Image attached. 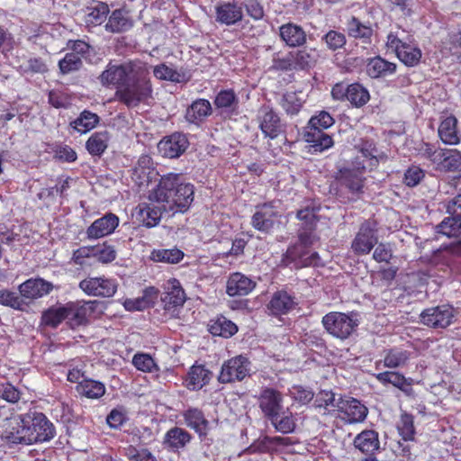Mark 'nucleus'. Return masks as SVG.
Listing matches in <instances>:
<instances>
[{
  "label": "nucleus",
  "mask_w": 461,
  "mask_h": 461,
  "mask_svg": "<svg viewBox=\"0 0 461 461\" xmlns=\"http://www.w3.org/2000/svg\"><path fill=\"white\" fill-rule=\"evenodd\" d=\"M194 187L181 181L179 174L168 173L160 177L158 185L149 194V200L164 204L167 213L185 212L194 201Z\"/></svg>",
  "instance_id": "obj_1"
},
{
  "label": "nucleus",
  "mask_w": 461,
  "mask_h": 461,
  "mask_svg": "<svg viewBox=\"0 0 461 461\" xmlns=\"http://www.w3.org/2000/svg\"><path fill=\"white\" fill-rule=\"evenodd\" d=\"M150 68L151 66L141 62L126 84L116 90L115 96L128 108L137 107L140 104L147 103L152 98Z\"/></svg>",
  "instance_id": "obj_2"
},
{
  "label": "nucleus",
  "mask_w": 461,
  "mask_h": 461,
  "mask_svg": "<svg viewBox=\"0 0 461 461\" xmlns=\"http://www.w3.org/2000/svg\"><path fill=\"white\" fill-rule=\"evenodd\" d=\"M321 323L330 335L344 340L357 330L360 320L356 312L348 313L330 312L322 317Z\"/></svg>",
  "instance_id": "obj_3"
},
{
  "label": "nucleus",
  "mask_w": 461,
  "mask_h": 461,
  "mask_svg": "<svg viewBox=\"0 0 461 461\" xmlns=\"http://www.w3.org/2000/svg\"><path fill=\"white\" fill-rule=\"evenodd\" d=\"M365 170L366 164L364 161H360L357 156L350 167H344L337 173L336 179L340 187L346 189L352 195V199L359 198L364 193L366 178L363 175Z\"/></svg>",
  "instance_id": "obj_4"
},
{
  "label": "nucleus",
  "mask_w": 461,
  "mask_h": 461,
  "mask_svg": "<svg viewBox=\"0 0 461 461\" xmlns=\"http://www.w3.org/2000/svg\"><path fill=\"white\" fill-rule=\"evenodd\" d=\"M455 186L461 192V176L456 179ZM446 210L450 216L436 226V232L447 237L461 235V194L447 203Z\"/></svg>",
  "instance_id": "obj_5"
},
{
  "label": "nucleus",
  "mask_w": 461,
  "mask_h": 461,
  "mask_svg": "<svg viewBox=\"0 0 461 461\" xmlns=\"http://www.w3.org/2000/svg\"><path fill=\"white\" fill-rule=\"evenodd\" d=\"M141 62L134 60L118 64L110 61L98 80L103 86H114L118 89L126 84Z\"/></svg>",
  "instance_id": "obj_6"
},
{
  "label": "nucleus",
  "mask_w": 461,
  "mask_h": 461,
  "mask_svg": "<svg viewBox=\"0 0 461 461\" xmlns=\"http://www.w3.org/2000/svg\"><path fill=\"white\" fill-rule=\"evenodd\" d=\"M251 363L245 356L240 355L225 361L218 380L221 384L242 381L249 375Z\"/></svg>",
  "instance_id": "obj_7"
},
{
  "label": "nucleus",
  "mask_w": 461,
  "mask_h": 461,
  "mask_svg": "<svg viewBox=\"0 0 461 461\" xmlns=\"http://www.w3.org/2000/svg\"><path fill=\"white\" fill-rule=\"evenodd\" d=\"M297 218L301 221L298 230L299 243L297 245H299L302 249H306L319 240L314 232L317 224V216L314 209L305 207L297 212Z\"/></svg>",
  "instance_id": "obj_8"
},
{
  "label": "nucleus",
  "mask_w": 461,
  "mask_h": 461,
  "mask_svg": "<svg viewBox=\"0 0 461 461\" xmlns=\"http://www.w3.org/2000/svg\"><path fill=\"white\" fill-rule=\"evenodd\" d=\"M257 120L259 129L267 138L276 139L285 131L279 115L270 106H262L258 110Z\"/></svg>",
  "instance_id": "obj_9"
},
{
  "label": "nucleus",
  "mask_w": 461,
  "mask_h": 461,
  "mask_svg": "<svg viewBox=\"0 0 461 461\" xmlns=\"http://www.w3.org/2000/svg\"><path fill=\"white\" fill-rule=\"evenodd\" d=\"M32 444L47 442L56 435L53 423L41 412H36L33 416L28 415Z\"/></svg>",
  "instance_id": "obj_10"
},
{
  "label": "nucleus",
  "mask_w": 461,
  "mask_h": 461,
  "mask_svg": "<svg viewBox=\"0 0 461 461\" xmlns=\"http://www.w3.org/2000/svg\"><path fill=\"white\" fill-rule=\"evenodd\" d=\"M282 393L271 387L262 388L258 397V407L267 420L275 418L284 409Z\"/></svg>",
  "instance_id": "obj_11"
},
{
  "label": "nucleus",
  "mask_w": 461,
  "mask_h": 461,
  "mask_svg": "<svg viewBox=\"0 0 461 461\" xmlns=\"http://www.w3.org/2000/svg\"><path fill=\"white\" fill-rule=\"evenodd\" d=\"M453 317L452 307L443 304L425 309L420 313V321L434 329H444L451 324Z\"/></svg>",
  "instance_id": "obj_12"
},
{
  "label": "nucleus",
  "mask_w": 461,
  "mask_h": 461,
  "mask_svg": "<svg viewBox=\"0 0 461 461\" xmlns=\"http://www.w3.org/2000/svg\"><path fill=\"white\" fill-rule=\"evenodd\" d=\"M8 444L32 445L28 415L14 419L11 426L2 435Z\"/></svg>",
  "instance_id": "obj_13"
},
{
  "label": "nucleus",
  "mask_w": 461,
  "mask_h": 461,
  "mask_svg": "<svg viewBox=\"0 0 461 461\" xmlns=\"http://www.w3.org/2000/svg\"><path fill=\"white\" fill-rule=\"evenodd\" d=\"M282 262L285 266L294 264L295 268L319 267L322 265L317 252L309 254L305 249H302L299 245L289 247L283 257Z\"/></svg>",
  "instance_id": "obj_14"
},
{
  "label": "nucleus",
  "mask_w": 461,
  "mask_h": 461,
  "mask_svg": "<svg viewBox=\"0 0 461 461\" xmlns=\"http://www.w3.org/2000/svg\"><path fill=\"white\" fill-rule=\"evenodd\" d=\"M375 224L369 221L363 222L351 248L357 254H368L377 243Z\"/></svg>",
  "instance_id": "obj_15"
},
{
  "label": "nucleus",
  "mask_w": 461,
  "mask_h": 461,
  "mask_svg": "<svg viewBox=\"0 0 461 461\" xmlns=\"http://www.w3.org/2000/svg\"><path fill=\"white\" fill-rule=\"evenodd\" d=\"M189 141L185 134L174 132L169 136L164 137L158 148L163 157L176 158L180 157L188 148Z\"/></svg>",
  "instance_id": "obj_16"
},
{
  "label": "nucleus",
  "mask_w": 461,
  "mask_h": 461,
  "mask_svg": "<svg viewBox=\"0 0 461 461\" xmlns=\"http://www.w3.org/2000/svg\"><path fill=\"white\" fill-rule=\"evenodd\" d=\"M119 225V218L112 212L105 213L95 220L87 229L86 237L89 240H97L112 234Z\"/></svg>",
  "instance_id": "obj_17"
},
{
  "label": "nucleus",
  "mask_w": 461,
  "mask_h": 461,
  "mask_svg": "<svg viewBox=\"0 0 461 461\" xmlns=\"http://www.w3.org/2000/svg\"><path fill=\"white\" fill-rule=\"evenodd\" d=\"M278 212L272 204L265 203L258 207L251 219L252 226L262 232L268 233L275 226Z\"/></svg>",
  "instance_id": "obj_18"
},
{
  "label": "nucleus",
  "mask_w": 461,
  "mask_h": 461,
  "mask_svg": "<svg viewBox=\"0 0 461 461\" xmlns=\"http://www.w3.org/2000/svg\"><path fill=\"white\" fill-rule=\"evenodd\" d=\"M52 289L53 285L42 278L28 279L18 287L21 296L30 300L41 298L50 294Z\"/></svg>",
  "instance_id": "obj_19"
},
{
  "label": "nucleus",
  "mask_w": 461,
  "mask_h": 461,
  "mask_svg": "<svg viewBox=\"0 0 461 461\" xmlns=\"http://www.w3.org/2000/svg\"><path fill=\"white\" fill-rule=\"evenodd\" d=\"M161 301L165 311L168 312L171 316H175L176 312L185 302V294L177 280L174 279L171 282Z\"/></svg>",
  "instance_id": "obj_20"
},
{
  "label": "nucleus",
  "mask_w": 461,
  "mask_h": 461,
  "mask_svg": "<svg viewBox=\"0 0 461 461\" xmlns=\"http://www.w3.org/2000/svg\"><path fill=\"white\" fill-rule=\"evenodd\" d=\"M291 439L289 438L283 437H268L265 436L255 440L249 447H248L243 452L247 454L256 453H271L276 451L280 446H289Z\"/></svg>",
  "instance_id": "obj_21"
},
{
  "label": "nucleus",
  "mask_w": 461,
  "mask_h": 461,
  "mask_svg": "<svg viewBox=\"0 0 461 461\" xmlns=\"http://www.w3.org/2000/svg\"><path fill=\"white\" fill-rule=\"evenodd\" d=\"M256 286V283L245 275L236 272L230 276L227 282V294L230 296H244Z\"/></svg>",
  "instance_id": "obj_22"
},
{
  "label": "nucleus",
  "mask_w": 461,
  "mask_h": 461,
  "mask_svg": "<svg viewBox=\"0 0 461 461\" xmlns=\"http://www.w3.org/2000/svg\"><path fill=\"white\" fill-rule=\"evenodd\" d=\"M211 103L206 99L194 101L186 109L185 118L189 123L200 125L212 114Z\"/></svg>",
  "instance_id": "obj_23"
},
{
  "label": "nucleus",
  "mask_w": 461,
  "mask_h": 461,
  "mask_svg": "<svg viewBox=\"0 0 461 461\" xmlns=\"http://www.w3.org/2000/svg\"><path fill=\"white\" fill-rule=\"evenodd\" d=\"M136 211L139 221L148 228L157 226L160 221L162 214L167 212L164 209V204L158 203V205L141 203L138 205Z\"/></svg>",
  "instance_id": "obj_24"
},
{
  "label": "nucleus",
  "mask_w": 461,
  "mask_h": 461,
  "mask_svg": "<svg viewBox=\"0 0 461 461\" xmlns=\"http://www.w3.org/2000/svg\"><path fill=\"white\" fill-rule=\"evenodd\" d=\"M242 17V7L235 2L222 3L216 7V21L222 24L233 25Z\"/></svg>",
  "instance_id": "obj_25"
},
{
  "label": "nucleus",
  "mask_w": 461,
  "mask_h": 461,
  "mask_svg": "<svg viewBox=\"0 0 461 461\" xmlns=\"http://www.w3.org/2000/svg\"><path fill=\"white\" fill-rule=\"evenodd\" d=\"M338 408L346 415L348 423H357L363 421L367 415V408L357 399L339 401Z\"/></svg>",
  "instance_id": "obj_26"
},
{
  "label": "nucleus",
  "mask_w": 461,
  "mask_h": 461,
  "mask_svg": "<svg viewBox=\"0 0 461 461\" xmlns=\"http://www.w3.org/2000/svg\"><path fill=\"white\" fill-rule=\"evenodd\" d=\"M90 303L91 302H88L80 306L74 303L65 304L67 310L66 314L68 315V317H66L67 324L71 329H76L87 323L88 313L92 311Z\"/></svg>",
  "instance_id": "obj_27"
},
{
  "label": "nucleus",
  "mask_w": 461,
  "mask_h": 461,
  "mask_svg": "<svg viewBox=\"0 0 461 461\" xmlns=\"http://www.w3.org/2000/svg\"><path fill=\"white\" fill-rule=\"evenodd\" d=\"M279 34L285 44L291 48L301 47L306 43V32L297 24L289 23L282 25L279 28Z\"/></svg>",
  "instance_id": "obj_28"
},
{
  "label": "nucleus",
  "mask_w": 461,
  "mask_h": 461,
  "mask_svg": "<svg viewBox=\"0 0 461 461\" xmlns=\"http://www.w3.org/2000/svg\"><path fill=\"white\" fill-rule=\"evenodd\" d=\"M366 71L371 78L384 77L395 73L396 64L389 62L380 56H376L367 59Z\"/></svg>",
  "instance_id": "obj_29"
},
{
  "label": "nucleus",
  "mask_w": 461,
  "mask_h": 461,
  "mask_svg": "<svg viewBox=\"0 0 461 461\" xmlns=\"http://www.w3.org/2000/svg\"><path fill=\"white\" fill-rule=\"evenodd\" d=\"M132 26L133 20L129 11L125 9H116L110 15L105 28L113 33H121L130 30Z\"/></svg>",
  "instance_id": "obj_30"
},
{
  "label": "nucleus",
  "mask_w": 461,
  "mask_h": 461,
  "mask_svg": "<svg viewBox=\"0 0 461 461\" xmlns=\"http://www.w3.org/2000/svg\"><path fill=\"white\" fill-rule=\"evenodd\" d=\"M304 140L314 149V151H323L333 145L331 136L315 126H307Z\"/></svg>",
  "instance_id": "obj_31"
},
{
  "label": "nucleus",
  "mask_w": 461,
  "mask_h": 461,
  "mask_svg": "<svg viewBox=\"0 0 461 461\" xmlns=\"http://www.w3.org/2000/svg\"><path fill=\"white\" fill-rule=\"evenodd\" d=\"M186 425L193 429L200 437L207 435L209 421L205 419L203 412L198 408H188L183 412Z\"/></svg>",
  "instance_id": "obj_32"
},
{
  "label": "nucleus",
  "mask_w": 461,
  "mask_h": 461,
  "mask_svg": "<svg viewBox=\"0 0 461 461\" xmlns=\"http://www.w3.org/2000/svg\"><path fill=\"white\" fill-rule=\"evenodd\" d=\"M296 305L294 297L285 291L275 293L268 303V309L274 315L286 314Z\"/></svg>",
  "instance_id": "obj_33"
},
{
  "label": "nucleus",
  "mask_w": 461,
  "mask_h": 461,
  "mask_svg": "<svg viewBox=\"0 0 461 461\" xmlns=\"http://www.w3.org/2000/svg\"><path fill=\"white\" fill-rule=\"evenodd\" d=\"M354 446L365 454H374L380 447L378 433L373 429L363 430L354 439Z\"/></svg>",
  "instance_id": "obj_34"
},
{
  "label": "nucleus",
  "mask_w": 461,
  "mask_h": 461,
  "mask_svg": "<svg viewBox=\"0 0 461 461\" xmlns=\"http://www.w3.org/2000/svg\"><path fill=\"white\" fill-rule=\"evenodd\" d=\"M158 295V290L153 287H148L143 291V295L135 299H126L123 306L127 311H143L150 307Z\"/></svg>",
  "instance_id": "obj_35"
},
{
  "label": "nucleus",
  "mask_w": 461,
  "mask_h": 461,
  "mask_svg": "<svg viewBox=\"0 0 461 461\" xmlns=\"http://www.w3.org/2000/svg\"><path fill=\"white\" fill-rule=\"evenodd\" d=\"M375 378L383 384H393L408 395L411 394L412 393L411 382L400 373L385 371L376 374Z\"/></svg>",
  "instance_id": "obj_36"
},
{
  "label": "nucleus",
  "mask_w": 461,
  "mask_h": 461,
  "mask_svg": "<svg viewBox=\"0 0 461 461\" xmlns=\"http://www.w3.org/2000/svg\"><path fill=\"white\" fill-rule=\"evenodd\" d=\"M347 32L349 37L359 39L363 43H370L373 36V29L352 16L347 23Z\"/></svg>",
  "instance_id": "obj_37"
},
{
  "label": "nucleus",
  "mask_w": 461,
  "mask_h": 461,
  "mask_svg": "<svg viewBox=\"0 0 461 461\" xmlns=\"http://www.w3.org/2000/svg\"><path fill=\"white\" fill-rule=\"evenodd\" d=\"M108 13V5L104 3L98 2L87 6L84 10L85 23L86 26H96L101 24L106 19Z\"/></svg>",
  "instance_id": "obj_38"
},
{
  "label": "nucleus",
  "mask_w": 461,
  "mask_h": 461,
  "mask_svg": "<svg viewBox=\"0 0 461 461\" xmlns=\"http://www.w3.org/2000/svg\"><path fill=\"white\" fill-rule=\"evenodd\" d=\"M457 120L450 115L443 120L438 127V135L441 140L446 144H457L459 137L456 131Z\"/></svg>",
  "instance_id": "obj_39"
},
{
  "label": "nucleus",
  "mask_w": 461,
  "mask_h": 461,
  "mask_svg": "<svg viewBox=\"0 0 461 461\" xmlns=\"http://www.w3.org/2000/svg\"><path fill=\"white\" fill-rule=\"evenodd\" d=\"M191 435L185 429L178 427L170 429L165 435L164 444L174 449L185 447L191 440Z\"/></svg>",
  "instance_id": "obj_40"
},
{
  "label": "nucleus",
  "mask_w": 461,
  "mask_h": 461,
  "mask_svg": "<svg viewBox=\"0 0 461 461\" xmlns=\"http://www.w3.org/2000/svg\"><path fill=\"white\" fill-rule=\"evenodd\" d=\"M100 121V117L88 110H84L79 116L70 122V126L80 133H86L94 129Z\"/></svg>",
  "instance_id": "obj_41"
},
{
  "label": "nucleus",
  "mask_w": 461,
  "mask_h": 461,
  "mask_svg": "<svg viewBox=\"0 0 461 461\" xmlns=\"http://www.w3.org/2000/svg\"><path fill=\"white\" fill-rule=\"evenodd\" d=\"M296 70H308L313 68L318 60V54L315 49H303L293 52Z\"/></svg>",
  "instance_id": "obj_42"
},
{
  "label": "nucleus",
  "mask_w": 461,
  "mask_h": 461,
  "mask_svg": "<svg viewBox=\"0 0 461 461\" xmlns=\"http://www.w3.org/2000/svg\"><path fill=\"white\" fill-rule=\"evenodd\" d=\"M109 134L106 131L93 133L86 143L87 151L93 156H101L107 149Z\"/></svg>",
  "instance_id": "obj_43"
},
{
  "label": "nucleus",
  "mask_w": 461,
  "mask_h": 461,
  "mask_svg": "<svg viewBox=\"0 0 461 461\" xmlns=\"http://www.w3.org/2000/svg\"><path fill=\"white\" fill-rule=\"evenodd\" d=\"M267 420L270 421L276 431L283 434L293 432L296 426L292 412L284 409L275 418L268 419Z\"/></svg>",
  "instance_id": "obj_44"
},
{
  "label": "nucleus",
  "mask_w": 461,
  "mask_h": 461,
  "mask_svg": "<svg viewBox=\"0 0 461 461\" xmlns=\"http://www.w3.org/2000/svg\"><path fill=\"white\" fill-rule=\"evenodd\" d=\"M209 331L212 336L230 338L238 331L237 325L227 318L221 316L210 325Z\"/></svg>",
  "instance_id": "obj_45"
},
{
  "label": "nucleus",
  "mask_w": 461,
  "mask_h": 461,
  "mask_svg": "<svg viewBox=\"0 0 461 461\" xmlns=\"http://www.w3.org/2000/svg\"><path fill=\"white\" fill-rule=\"evenodd\" d=\"M77 391L87 398L97 399L104 394L105 387L101 382L83 379L77 385Z\"/></svg>",
  "instance_id": "obj_46"
},
{
  "label": "nucleus",
  "mask_w": 461,
  "mask_h": 461,
  "mask_svg": "<svg viewBox=\"0 0 461 461\" xmlns=\"http://www.w3.org/2000/svg\"><path fill=\"white\" fill-rule=\"evenodd\" d=\"M411 352L398 348L386 351L384 358V366L387 368H398L404 366L410 359Z\"/></svg>",
  "instance_id": "obj_47"
},
{
  "label": "nucleus",
  "mask_w": 461,
  "mask_h": 461,
  "mask_svg": "<svg viewBox=\"0 0 461 461\" xmlns=\"http://www.w3.org/2000/svg\"><path fill=\"white\" fill-rule=\"evenodd\" d=\"M184 258V252L176 248L154 249L150 258L155 262L176 264Z\"/></svg>",
  "instance_id": "obj_48"
},
{
  "label": "nucleus",
  "mask_w": 461,
  "mask_h": 461,
  "mask_svg": "<svg viewBox=\"0 0 461 461\" xmlns=\"http://www.w3.org/2000/svg\"><path fill=\"white\" fill-rule=\"evenodd\" d=\"M210 371L203 366H193L188 373L187 387L192 390L201 389L210 380Z\"/></svg>",
  "instance_id": "obj_49"
},
{
  "label": "nucleus",
  "mask_w": 461,
  "mask_h": 461,
  "mask_svg": "<svg viewBox=\"0 0 461 461\" xmlns=\"http://www.w3.org/2000/svg\"><path fill=\"white\" fill-rule=\"evenodd\" d=\"M66 312L67 310L65 305L50 307L42 312L41 323L45 326L57 328L64 320H66V317H68Z\"/></svg>",
  "instance_id": "obj_50"
},
{
  "label": "nucleus",
  "mask_w": 461,
  "mask_h": 461,
  "mask_svg": "<svg viewBox=\"0 0 461 461\" xmlns=\"http://www.w3.org/2000/svg\"><path fill=\"white\" fill-rule=\"evenodd\" d=\"M154 77L159 80L181 83L187 80L184 73H180L171 67L162 63L153 68Z\"/></svg>",
  "instance_id": "obj_51"
},
{
  "label": "nucleus",
  "mask_w": 461,
  "mask_h": 461,
  "mask_svg": "<svg viewBox=\"0 0 461 461\" xmlns=\"http://www.w3.org/2000/svg\"><path fill=\"white\" fill-rule=\"evenodd\" d=\"M348 101L355 107L364 106L370 99L368 90L359 83L349 85Z\"/></svg>",
  "instance_id": "obj_52"
},
{
  "label": "nucleus",
  "mask_w": 461,
  "mask_h": 461,
  "mask_svg": "<svg viewBox=\"0 0 461 461\" xmlns=\"http://www.w3.org/2000/svg\"><path fill=\"white\" fill-rule=\"evenodd\" d=\"M302 93L287 92L283 95L280 105L287 114H297L301 110L304 100L300 96Z\"/></svg>",
  "instance_id": "obj_53"
},
{
  "label": "nucleus",
  "mask_w": 461,
  "mask_h": 461,
  "mask_svg": "<svg viewBox=\"0 0 461 461\" xmlns=\"http://www.w3.org/2000/svg\"><path fill=\"white\" fill-rule=\"evenodd\" d=\"M397 57L406 66H416L421 58V51L419 48L412 47L407 43H402V48H399Z\"/></svg>",
  "instance_id": "obj_54"
},
{
  "label": "nucleus",
  "mask_w": 461,
  "mask_h": 461,
  "mask_svg": "<svg viewBox=\"0 0 461 461\" xmlns=\"http://www.w3.org/2000/svg\"><path fill=\"white\" fill-rule=\"evenodd\" d=\"M0 304L18 311H23L27 305L20 294L7 289L0 291Z\"/></svg>",
  "instance_id": "obj_55"
},
{
  "label": "nucleus",
  "mask_w": 461,
  "mask_h": 461,
  "mask_svg": "<svg viewBox=\"0 0 461 461\" xmlns=\"http://www.w3.org/2000/svg\"><path fill=\"white\" fill-rule=\"evenodd\" d=\"M238 98L232 90L220 91L214 100V104L219 109L233 111L238 106Z\"/></svg>",
  "instance_id": "obj_56"
},
{
  "label": "nucleus",
  "mask_w": 461,
  "mask_h": 461,
  "mask_svg": "<svg viewBox=\"0 0 461 461\" xmlns=\"http://www.w3.org/2000/svg\"><path fill=\"white\" fill-rule=\"evenodd\" d=\"M83 66V61L80 56L77 53H67L65 57L59 60V68L63 75L78 71Z\"/></svg>",
  "instance_id": "obj_57"
},
{
  "label": "nucleus",
  "mask_w": 461,
  "mask_h": 461,
  "mask_svg": "<svg viewBox=\"0 0 461 461\" xmlns=\"http://www.w3.org/2000/svg\"><path fill=\"white\" fill-rule=\"evenodd\" d=\"M400 435L402 437L403 441L414 439L415 429L413 425V416L408 413H403L401 416L400 422L397 426Z\"/></svg>",
  "instance_id": "obj_58"
},
{
  "label": "nucleus",
  "mask_w": 461,
  "mask_h": 461,
  "mask_svg": "<svg viewBox=\"0 0 461 461\" xmlns=\"http://www.w3.org/2000/svg\"><path fill=\"white\" fill-rule=\"evenodd\" d=\"M330 50L335 51L341 49L347 42L346 36L343 32L330 30L321 38Z\"/></svg>",
  "instance_id": "obj_59"
},
{
  "label": "nucleus",
  "mask_w": 461,
  "mask_h": 461,
  "mask_svg": "<svg viewBox=\"0 0 461 461\" xmlns=\"http://www.w3.org/2000/svg\"><path fill=\"white\" fill-rule=\"evenodd\" d=\"M461 167V152L456 149H447V154L443 158L441 171L453 172Z\"/></svg>",
  "instance_id": "obj_60"
},
{
  "label": "nucleus",
  "mask_w": 461,
  "mask_h": 461,
  "mask_svg": "<svg viewBox=\"0 0 461 461\" xmlns=\"http://www.w3.org/2000/svg\"><path fill=\"white\" fill-rule=\"evenodd\" d=\"M361 153V157L359 158V160H361V158H368L370 160L369 166L370 167H376L378 165L379 159L384 158V155H378L377 149L375 147L373 142L370 141H364L359 149Z\"/></svg>",
  "instance_id": "obj_61"
},
{
  "label": "nucleus",
  "mask_w": 461,
  "mask_h": 461,
  "mask_svg": "<svg viewBox=\"0 0 461 461\" xmlns=\"http://www.w3.org/2000/svg\"><path fill=\"white\" fill-rule=\"evenodd\" d=\"M92 255L99 262L110 263L116 258V251L113 246L104 243L102 247H92Z\"/></svg>",
  "instance_id": "obj_62"
},
{
  "label": "nucleus",
  "mask_w": 461,
  "mask_h": 461,
  "mask_svg": "<svg viewBox=\"0 0 461 461\" xmlns=\"http://www.w3.org/2000/svg\"><path fill=\"white\" fill-rule=\"evenodd\" d=\"M99 285L96 296L97 297H112L117 291L118 284L109 278L98 277Z\"/></svg>",
  "instance_id": "obj_63"
},
{
  "label": "nucleus",
  "mask_w": 461,
  "mask_h": 461,
  "mask_svg": "<svg viewBox=\"0 0 461 461\" xmlns=\"http://www.w3.org/2000/svg\"><path fill=\"white\" fill-rule=\"evenodd\" d=\"M132 364L137 369L143 372H152L157 369L154 359L148 354H136L133 357Z\"/></svg>",
  "instance_id": "obj_64"
}]
</instances>
